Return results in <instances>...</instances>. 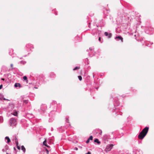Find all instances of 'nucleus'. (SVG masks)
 I'll use <instances>...</instances> for the list:
<instances>
[{"instance_id":"1","label":"nucleus","mask_w":154,"mask_h":154,"mask_svg":"<svg viewBox=\"0 0 154 154\" xmlns=\"http://www.w3.org/2000/svg\"><path fill=\"white\" fill-rule=\"evenodd\" d=\"M128 15V14H127L126 13L123 11L120 12L118 13V18H120V19H133V18L135 19H141L140 17L141 16L139 14H138L135 18H133V16L129 17Z\"/></svg>"},{"instance_id":"2","label":"nucleus","mask_w":154,"mask_h":154,"mask_svg":"<svg viewBox=\"0 0 154 154\" xmlns=\"http://www.w3.org/2000/svg\"><path fill=\"white\" fill-rule=\"evenodd\" d=\"M148 130L149 127H146L140 133L138 136V138L141 140L143 139L147 134Z\"/></svg>"},{"instance_id":"3","label":"nucleus","mask_w":154,"mask_h":154,"mask_svg":"<svg viewBox=\"0 0 154 154\" xmlns=\"http://www.w3.org/2000/svg\"><path fill=\"white\" fill-rule=\"evenodd\" d=\"M17 124V119L14 118H11L9 121V125L10 126L14 127Z\"/></svg>"},{"instance_id":"4","label":"nucleus","mask_w":154,"mask_h":154,"mask_svg":"<svg viewBox=\"0 0 154 154\" xmlns=\"http://www.w3.org/2000/svg\"><path fill=\"white\" fill-rule=\"evenodd\" d=\"M133 154H143V152L140 149L136 147H134L132 149Z\"/></svg>"},{"instance_id":"5","label":"nucleus","mask_w":154,"mask_h":154,"mask_svg":"<svg viewBox=\"0 0 154 154\" xmlns=\"http://www.w3.org/2000/svg\"><path fill=\"white\" fill-rule=\"evenodd\" d=\"M101 32V31L97 29H94L92 30L91 33L93 35H97L99 36Z\"/></svg>"},{"instance_id":"6","label":"nucleus","mask_w":154,"mask_h":154,"mask_svg":"<svg viewBox=\"0 0 154 154\" xmlns=\"http://www.w3.org/2000/svg\"><path fill=\"white\" fill-rule=\"evenodd\" d=\"M47 108V106L45 104H42L41 106L40 109H38V111L41 113H42L45 112Z\"/></svg>"},{"instance_id":"7","label":"nucleus","mask_w":154,"mask_h":154,"mask_svg":"<svg viewBox=\"0 0 154 154\" xmlns=\"http://www.w3.org/2000/svg\"><path fill=\"white\" fill-rule=\"evenodd\" d=\"M113 145L112 144H109L107 145L104 151L106 152H107L111 150L112 148Z\"/></svg>"},{"instance_id":"8","label":"nucleus","mask_w":154,"mask_h":154,"mask_svg":"<svg viewBox=\"0 0 154 154\" xmlns=\"http://www.w3.org/2000/svg\"><path fill=\"white\" fill-rule=\"evenodd\" d=\"M115 39L117 40H120L122 42H123V38L121 36H118L115 37Z\"/></svg>"},{"instance_id":"9","label":"nucleus","mask_w":154,"mask_h":154,"mask_svg":"<svg viewBox=\"0 0 154 154\" xmlns=\"http://www.w3.org/2000/svg\"><path fill=\"white\" fill-rule=\"evenodd\" d=\"M11 114L15 116H17V112L16 110H14L13 111V112L11 113Z\"/></svg>"},{"instance_id":"10","label":"nucleus","mask_w":154,"mask_h":154,"mask_svg":"<svg viewBox=\"0 0 154 154\" xmlns=\"http://www.w3.org/2000/svg\"><path fill=\"white\" fill-rule=\"evenodd\" d=\"M104 34L105 36H108L109 38H110L112 36V34L111 33L108 34L107 32H105Z\"/></svg>"},{"instance_id":"11","label":"nucleus","mask_w":154,"mask_h":154,"mask_svg":"<svg viewBox=\"0 0 154 154\" xmlns=\"http://www.w3.org/2000/svg\"><path fill=\"white\" fill-rule=\"evenodd\" d=\"M148 29L149 31H150V32H153L154 30V29L153 28H152L151 27H148L146 29V32H147V30Z\"/></svg>"},{"instance_id":"12","label":"nucleus","mask_w":154,"mask_h":154,"mask_svg":"<svg viewBox=\"0 0 154 154\" xmlns=\"http://www.w3.org/2000/svg\"><path fill=\"white\" fill-rule=\"evenodd\" d=\"M104 18L111 19L112 18V17H111V16L110 15L108 14L106 15V17Z\"/></svg>"},{"instance_id":"13","label":"nucleus","mask_w":154,"mask_h":154,"mask_svg":"<svg viewBox=\"0 0 154 154\" xmlns=\"http://www.w3.org/2000/svg\"><path fill=\"white\" fill-rule=\"evenodd\" d=\"M21 86L20 84V83H16L15 84L14 86L15 88H17L19 87V88Z\"/></svg>"},{"instance_id":"14","label":"nucleus","mask_w":154,"mask_h":154,"mask_svg":"<svg viewBox=\"0 0 154 154\" xmlns=\"http://www.w3.org/2000/svg\"><path fill=\"white\" fill-rule=\"evenodd\" d=\"M5 140H7V143H9L11 141V140L8 137H6L5 138Z\"/></svg>"},{"instance_id":"15","label":"nucleus","mask_w":154,"mask_h":154,"mask_svg":"<svg viewBox=\"0 0 154 154\" xmlns=\"http://www.w3.org/2000/svg\"><path fill=\"white\" fill-rule=\"evenodd\" d=\"M21 149L23 150V152L25 153L26 152V149L23 146H22L21 147Z\"/></svg>"},{"instance_id":"16","label":"nucleus","mask_w":154,"mask_h":154,"mask_svg":"<svg viewBox=\"0 0 154 154\" xmlns=\"http://www.w3.org/2000/svg\"><path fill=\"white\" fill-rule=\"evenodd\" d=\"M43 144L45 146L48 147V145L47 143H46V140H45V141H44L43 142Z\"/></svg>"},{"instance_id":"17","label":"nucleus","mask_w":154,"mask_h":154,"mask_svg":"<svg viewBox=\"0 0 154 154\" xmlns=\"http://www.w3.org/2000/svg\"><path fill=\"white\" fill-rule=\"evenodd\" d=\"M94 142L95 143H97L98 144H100V142L99 141L98 139H96L94 140Z\"/></svg>"},{"instance_id":"18","label":"nucleus","mask_w":154,"mask_h":154,"mask_svg":"<svg viewBox=\"0 0 154 154\" xmlns=\"http://www.w3.org/2000/svg\"><path fill=\"white\" fill-rule=\"evenodd\" d=\"M26 116L28 117H29L30 116V118H32L33 117V116L32 115V114H27Z\"/></svg>"},{"instance_id":"19","label":"nucleus","mask_w":154,"mask_h":154,"mask_svg":"<svg viewBox=\"0 0 154 154\" xmlns=\"http://www.w3.org/2000/svg\"><path fill=\"white\" fill-rule=\"evenodd\" d=\"M13 52V50L12 49H11V50H9V54L11 55L12 54V53Z\"/></svg>"},{"instance_id":"20","label":"nucleus","mask_w":154,"mask_h":154,"mask_svg":"<svg viewBox=\"0 0 154 154\" xmlns=\"http://www.w3.org/2000/svg\"><path fill=\"white\" fill-rule=\"evenodd\" d=\"M3 99V96L2 94H0V99L2 100ZM4 100H6L5 98H4Z\"/></svg>"},{"instance_id":"21","label":"nucleus","mask_w":154,"mask_h":154,"mask_svg":"<svg viewBox=\"0 0 154 154\" xmlns=\"http://www.w3.org/2000/svg\"><path fill=\"white\" fill-rule=\"evenodd\" d=\"M23 79L24 80H26V82L28 83V82H27L28 80H27V77L26 76H23Z\"/></svg>"},{"instance_id":"22","label":"nucleus","mask_w":154,"mask_h":154,"mask_svg":"<svg viewBox=\"0 0 154 154\" xmlns=\"http://www.w3.org/2000/svg\"><path fill=\"white\" fill-rule=\"evenodd\" d=\"M55 113V111H51L50 112V114H49L51 116H52V114H54Z\"/></svg>"},{"instance_id":"23","label":"nucleus","mask_w":154,"mask_h":154,"mask_svg":"<svg viewBox=\"0 0 154 154\" xmlns=\"http://www.w3.org/2000/svg\"><path fill=\"white\" fill-rule=\"evenodd\" d=\"M53 12L56 15L57 14V12L56 11V10L55 9H54L52 10Z\"/></svg>"},{"instance_id":"24","label":"nucleus","mask_w":154,"mask_h":154,"mask_svg":"<svg viewBox=\"0 0 154 154\" xmlns=\"http://www.w3.org/2000/svg\"><path fill=\"white\" fill-rule=\"evenodd\" d=\"M8 147H9L7 145H6L5 146V150L6 151L8 149Z\"/></svg>"},{"instance_id":"25","label":"nucleus","mask_w":154,"mask_h":154,"mask_svg":"<svg viewBox=\"0 0 154 154\" xmlns=\"http://www.w3.org/2000/svg\"><path fill=\"white\" fill-rule=\"evenodd\" d=\"M3 121V119L2 117L0 116V122H2Z\"/></svg>"},{"instance_id":"26","label":"nucleus","mask_w":154,"mask_h":154,"mask_svg":"<svg viewBox=\"0 0 154 154\" xmlns=\"http://www.w3.org/2000/svg\"><path fill=\"white\" fill-rule=\"evenodd\" d=\"M78 77L79 80L80 81H81L82 80V77L81 76H80V75Z\"/></svg>"},{"instance_id":"27","label":"nucleus","mask_w":154,"mask_h":154,"mask_svg":"<svg viewBox=\"0 0 154 154\" xmlns=\"http://www.w3.org/2000/svg\"><path fill=\"white\" fill-rule=\"evenodd\" d=\"M20 63H21L24 64L26 63V62L22 60V61H20Z\"/></svg>"},{"instance_id":"28","label":"nucleus","mask_w":154,"mask_h":154,"mask_svg":"<svg viewBox=\"0 0 154 154\" xmlns=\"http://www.w3.org/2000/svg\"><path fill=\"white\" fill-rule=\"evenodd\" d=\"M28 101L27 100H23V103H25L26 104H27L28 103Z\"/></svg>"},{"instance_id":"29","label":"nucleus","mask_w":154,"mask_h":154,"mask_svg":"<svg viewBox=\"0 0 154 154\" xmlns=\"http://www.w3.org/2000/svg\"><path fill=\"white\" fill-rule=\"evenodd\" d=\"M90 140H93V137L92 136H90L89 138H88Z\"/></svg>"},{"instance_id":"30","label":"nucleus","mask_w":154,"mask_h":154,"mask_svg":"<svg viewBox=\"0 0 154 154\" xmlns=\"http://www.w3.org/2000/svg\"><path fill=\"white\" fill-rule=\"evenodd\" d=\"M16 144L18 145V142H17V143H16ZM17 149H20V147L18 146H17Z\"/></svg>"},{"instance_id":"31","label":"nucleus","mask_w":154,"mask_h":154,"mask_svg":"<svg viewBox=\"0 0 154 154\" xmlns=\"http://www.w3.org/2000/svg\"><path fill=\"white\" fill-rule=\"evenodd\" d=\"M79 67H75V68H74L73 69V70H76L77 69H79Z\"/></svg>"},{"instance_id":"32","label":"nucleus","mask_w":154,"mask_h":154,"mask_svg":"<svg viewBox=\"0 0 154 154\" xmlns=\"http://www.w3.org/2000/svg\"><path fill=\"white\" fill-rule=\"evenodd\" d=\"M100 35L99 36L98 35V36L99 37V40L100 42V40H101V38L100 37Z\"/></svg>"},{"instance_id":"33","label":"nucleus","mask_w":154,"mask_h":154,"mask_svg":"<svg viewBox=\"0 0 154 154\" xmlns=\"http://www.w3.org/2000/svg\"><path fill=\"white\" fill-rule=\"evenodd\" d=\"M89 141L90 140L88 139L86 141V143H88L89 142Z\"/></svg>"},{"instance_id":"34","label":"nucleus","mask_w":154,"mask_h":154,"mask_svg":"<svg viewBox=\"0 0 154 154\" xmlns=\"http://www.w3.org/2000/svg\"><path fill=\"white\" fill-rule=\"evenodd\" d=\"M11 67L12 69H13V64H11Z\"/></svg>"},{"instance_id":"35","label":"nucleus","mask_w":154,"mask_h":154,"mask_svg":"<svg viewBox=\"0 0 154 154\" xmlns=\"http://www.w3.org/2000/svg\"><path fill=\"white\" fill-rule=\"evenodd\" d=\"M2 87V84L0 85V89H1Z\"/></svg>"},{"instance_id":"36","label":"nucleus","mask_w":154,"mask_h":154,"mask_svg":"<svg viewBox=\"0 0 154 154\" xmlns=\"http://www.w3.org/2000/svg\"><path fill=\"white\" fill-rule=\"evenodd\" d=\"M53 120V119H50L49 120V122H51Z\"/></svg>"},{"instance_id":"37","label":"nucleus","mask_w":154,"mask_h":154,"mask_svg":"<svg viewBox=\"0 0 154 154\" xmlns=\"http://www.w3.org/2000/svg\"><path fill=\"white\" fill-rule=\"evenodd\" d=\"M86 154H91V152L89 151H88V152L86 153Z\"/></svg>"},{"instance_id":"38","label":"nucleus","mask_w":154,"mask_h":154,"mask_svg":"<svg viewBox=\"0 0 154 154\" xmlns=\"http://www.w3.org/2000/svg\"><path fill=\"white\" fill-rule=\"evenodd\" d=\"M102 131H101V130H100V132L99 134H100V135H102Z\"/></svg>"},{"instance_id":"39","label":"nucleus","mask_w":154,"mask_h":154,"mask_svg":"<svg viewBox=\"0 0 154 154\" xmlns=\"http://www.w3.org/2000/svg\"><path fill=\"white\" fill-rule=\"evenodd\" d=\"M78 149L76 147H75V148H74V150H77Z\"/></svg>"},{"instance_id":"40","label":"nucleus","mask_w":154,"mask_h":154,"mask_svg":"<svg viewBox=\"0 0 154 154\" xmlns=\"http://www.w3.org/2000/svg\"><path fill=\"white\" fill-rule=\"evenodd\" d=\"M66 122H68V123H69V122H68V121H69V120H68V118H66Z\"/></svg>"},{"instance_id":"41","label":"nucleus","mask_w":154,"mask_h":154,"mask_svg":"<svg viewBox=\"0 0 154 154\" xmlns=\"http://www.w3.org/2000/svg\"><path fill=\"white\" fill-rule=\"evenodd\" d=\"M2 151H3V152H5V151H6V150H5V149H2Z\"/></svg>"},{"instance_id":"42","label":"nucleus","mask_w":154,"mask_h":154,"mask_svg":"<svg viewBox=\"0 0 154 154\" xmlns=\"http://www.w3.org/2000/svg\"><path fill=\"white\" fill-rule=\"evenodd\" d=\"M79 147L80 149H82V147L81 146H79Z\"/></svg>"},{"instance_id":"43","label":"nucleus","mask_w":154,"mask_h":154,"mask_svg":"<svg viewBox=\"0 0 154 154\" xmlns=\"http://www.w3.org/2000/svg\"><path fill=\"white\" fill-rule=\"evenodd\" d=\"M107 13H109V12L110 11H109V10H107Z\"/></svg>"},{"instance_id":"44","label":"nucleus","mask_w":154,"mask_h":154,"mask_svg":"<svg viewBox=\"0 0 154 154\" xmlns=\"http://www.w3.org/2000/svg\"><path fill=\"white\" fill-rule=\"evenodd\" d=\"M89 49H90V51H92V48H90Z\"/></svg>"},{"instance_id":"45","label":"nucleus","mask_w":154,"mask_h":154,"mask_svg":"<svg viewBox=\"0 0 154 154\" xmlns=\"http://www.w3.org/2000/svg\"><path fill=\"white\" fill-rule=\"evenodd\" d=\"M47 153H48V150H47Z\"/></svg>"},{"instance_id":"46","label":"nucleus","mask_w":154,"mask_h":154,"mask_svg":"<svg viewBox=\"0 0 154 154\" xmlns=\"http://www.w3.org/2000/svg\"><path fill=\"white\" fill-rule=\"evenodd\" d=\"M2 80H5V79H2Z\"/></svg>"},{"instance_id":"47","label":"nucleus","mask_w":154,"mask_h":154,"mask_svg":"<svg viewBox=\"0 0 154 154\" xmlns=\"http://www.w3.org/2000/svg\"><path fill=\"white\" fill-rule=\"evenodd\" d=\"M6 154H11L10 153H6Z\"/></svg>"},{"instance_id":"48","label":"nucleus","mask_w":154,"mask_h":154,"mask_svg":"<svg viewBox=\"0 0 154 154\" xmlns=\"http://www.w3.org/2000/svg\"><path fill=\"white\" fill-rule=\"evenodd\" d=\"M14 149H15V147H14Z\"/></svg>"}]
</instances>
